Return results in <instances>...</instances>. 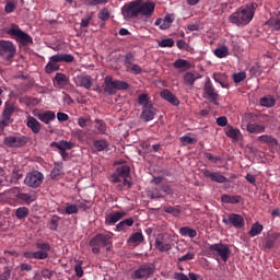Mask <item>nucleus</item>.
<instances>
[{
    "mask_svg": "<svg viewBox=\"0 0 280 280\" xmlns=\"http://www.w3.org/2000/svg\"><path fill=\"white\" fill-rule=\"evenodd\" d=\"M257 8L258 5L256 2L245 4V8H241L230 15V23L237 26L248 25V23L255 19V10H257Z\"/></svg>",
    "mask_w": 280,
    "mask_h": 280,
    "instance_id": "obj_1",
    "label": "nucleus"
},
{
    "mask_svg": "<svg viewBox=\"0 0 280 280\" xmlns=\"http://www.w3.org/2000/svg\"><path fill=\"white\" fill-rule=\"evenodd\" d=\"M109 180L117 185L116 189L118 191H122L124 187L130 189L132 187V183L130 182V166L122 165L110 175Z\"/></svg>",
    "mask_w": 280,
    "mask_h": 280,
    "instance_id": "obj_2",
    "label": "nucleus"
},
{
    "mask_svg": "<svg viewBox=\"0 0 280 280\" xmlns=\"http://www.w3.org/2000/svg\"><path fill=\"white\" fill-rule=\"evenodd\" d=\"M208 255L212 257V259H215L217 261H229V257H231V248H229V245L222 244V243H215V244H209L207 246Z\"/></svg>",
    "mask_w": 280,
    "mask_h": 280,
    "instance_id": "obj_3",
    "label": "nucleus"
},
{
    "mask_svg": "<svg viewBox=\"0 0 280 280\" xmlns=\"http://www.w3.org/2000/svg\"><path fill=\"white\" fill-rule=\"evenodd\" d=\"M4 32L14 40H16V43H21L23 47H27V45H32L34 43L32 36L23 32V30H21V27L14 23L10 24V26L7 27Z\"/></svg>",
    "mask_w": 280,
    "mask_h": 280,
    "instance_id": "obj_4",
    "label": "nucleus"
},
{
    "mask_svg": "<svg viewBox=\"0 0 280 280\" xmlns=\"http://www.w3.org/2000/svg\"><path fill=\"white\" fill-rule=\"evenodd\" d=\"M73 60H75V57H73V55L70 54H57L54 55L51 57H49V61L45 67V72L46 73H54V71H58L60 69V65H58L59 62H73Z\"/></svg>",
    "mask_w": 280,
    "mask_h": 280,
    "instance_id": "obj_5",
    "label": "nucleus"
},
{
    "mask_svg": "<svg viewBox=\"0 0 280 280\" xmlns=\"http://www.w3.org/2000/svg\"><path fill=\"white\" fill-rule=\"evenodd\" d=\"M110 244H113V233H100L90 240V246L94 255H100L101 248L110 246Z\"/></svg>",
    "mask_w": 280,
    "mask_h": 280,
    "instance_id": "obj_6",
    "label": "nucleus"
},
{
    "mask_svg": "<svg viewBox=\"0 0 280 280\" xmlns=\"http://www.w3.org/2000/svg\"><path fill=\"white\" fill-rule=\"evenodd\" d=\"M16 56V47L14 43L5 39L0 40V57L7 62H12Z\"/></svg>",
    "mask_w": 280,
    "mask_h": 280,
    "instance_id": "obj_7",
    "label": "nucleus"
},
{
    "mask_svg": "<svg viewBox=\"0 0 280 280\" xmlns=\"http://www.w3.org/2000/svg\"><path fill=\"white\" fill-rule=\"evenodd\" d=\"M155 270L156 267L154 264H142L131 273V279H150V277L154 275Z\"/></svg>",
    "mask_w": 280,
    "mask_h": 280,
    "instance_id": "obj_8",
    "label": "nucleus"
},
{
    "mask_svg": "<svg viewBox=\"0 0 280 280\" xmlns=\"http://www.w3.org/2000/svg\"><path fill=\"white\" fill-rule=\"evenodd\" d=\"M43 180H45V175L39 171H32L26 174L24 178V185L31 187L32 189H38L40 185H43Z\"/></svg>",
    "mask_w": 280,
    "mask_h": 280,
    "instance_id": "obj_9",
    "label": "nucleus"
},
{
    "mask_svg": "<svg viewBox=\"0 0 280 280\" xmlns=\"http://www.w3.org/2000/svg\"><path fill=\"white\" fill-rule=\"evenodd\" d=\"M203 97L205 100H209L211 104H214L215 106H220V103L218 102L220 94H218V90L213 86V83H211V79H207L205 86H203Z\"/></svg>",
    "mask_w": 280,
    "mask_h": 280,
    "instance_id": "obj_10",
    "label": "nucleus"
},
{
    "mask_svg": "<svg viewBox=\"0 0 280 280\" xmlns=\"http://www.w3.org/2000/svg\"><path fill=\"white\" fill-rule=\"evenodd\" d=\"M222 222L226 226H234V229H244L246 224L244 217L237 213H230L228 218L223 217Z\"/></svg>",
    "mask_w": 280,
    "mask_h": 280,
    "instance_id": "obj_11",
    "label": "nucleus"
},
{
    "mask_svg": "<svg viewBox=\"0 0 280 280\" xmlns=\"http://www.w3.org/2000/svg\"><path fill=\"white\" fill-rule=\"evenodd\" d=\"M165 196H174V188H172L170 184H162L155 187L151 192L152 200L165 198Z\"/></svg>",
    "mask_w": 280,
    "mask_h": 280,
    "instance_id": "obj_12",
    "label": "nucleus"
},
{
    "mask_svg": "<svg viewBox=\"0 0 280 280\" xmlns=\"http://www.w3.org/2000/svg\"><path fill=\"white\" fill-rule=\"evenodd\" d=\"M3 143L8 148H23L27 144V137L21 135L8 136L4 138Z\"/></svg>",
    "mask_w": 280,
    "mask_h": 280,
    "instance_id": "obj_13",
    "label": "nucleus"
},
{
    "mask_svg": "<svg viewBox=\"0 0 280 280\" xmlns=\"http://www.w3.org/2000/svg\"><path fill=\"white\" fill-rule=\"evenodd\" d=\"M121 14L127 20L137 19V16H139V2H138V0L132 1L129 4H125L121 8Z\"/></svg>",
    "mask_w": 280,
    "mask_h": 280,
    "instance_id": "obj_14",
    "label": "nucleus"
},
{
    "mask_svg": "<svg viewBox=\"0 0 280 280\" xmlns=\"http://www.w3.org/2000/svg\"><path fill=\"white\" fill-rule=\"evenodd\" d=\"M155 8L156 4L152 1L138 0V13L141 14V16H152Z\"/></svg>",
    "mask_w": 280,
    "mask_h": 280,
    "instance_id": "obj_15",
    "label": "nucleus"
},
{
    "mask_svg": "<svg viewBox=\"0 0 280 280\" xmlns=\"http://www.w3.org/2000/svg\"><path fill=\"white\" fill-rule=\"evenodd\" d=\"M73 82L77 86H81L82 89H91L93 86V78L89 74H78L73 78Z\"/></svg>",
    "mask_w": 280,
    "mask_h": 280,
    "instance_id": "obj_16",
    "label": "nucleus"
},
{
    "mask_svg": "<svg viewBox=\"0 0 280 280\" xmlns=\"http://www.w3.org/2000/svg\"><path fill=\"white\" fill-rule=\"evenodd\" d=\"M201 174L206 177V178H210V180H212V183H220V184H224L229 182V178H226V176L221 175L220 172H214L212 173L211 171L203 168L201 171Z\"/></svg>",
    "mask_w": 280,
    "mask_h": 280,
    "instance_id": "obj_17",
    "label": "nucleus"
},
{
    "mask_svg": "<svg viewBox=\"0 0 280 280\" xmlns=\"http://www.w3.org/2000/svg\"><path fill=\"white\" fill-rule=\"evenodd\" d=\"M155 248L160 250V253H167L172 250V245L167 242L166 235H160L155 238Z\"/></svg>",
    "mask_w": 280,
    "mask_h": 280,
    "instance_id": "obj_18",
    "label": "nucleus"
},
{
    "mask_svg": "<svg viewBox=\"0 0 280 280\" xmlns=\"http://www.w3.org/2000/svg\"><path fill=\"white\" fill-rule=\"evenodd\" d=\"M154 117H156V108L154 105L142 107V112L140 114V119H142V121H152Z\"/></svg>",
    "mask_w": 280,
    "mask_h": 280,
    "instance_id": "obj_19",
    "label": "nucleus"
},
{
    "mask_svg": "<svg viewBox=\"0 0 280 280\" xmlns=\"http://www.w3.org/2000/svg\"><path fill=\"white\" fill-rule=\"evenodd\" d=\"M26 126L30 128L33 135H38L43 129V125L34 116L26 117Z\"/></svg>",
    "mask_w": 280,
    "mask_h": 280,
    "instance_id": "obj_20",
    "label": "nucleus"
},
{
    "mask_svg": "<svg viewBox=\"0 0 280 280\" xmlns=\"http://www.w3.org/2000/svg\"><path fill=\"white\" fill-rule=\"evenodd\" d=\"M126 215H127L126 212H121V211L109 213L105 218V224L107 226H115V224H117L119 220H122V218H126Z\"/></svg>",
    "mask_w": 280,
    "mask_h": 280,
    "instance_id": "obj_21",
    "label": "nucleus"
},
{
    "mask_svg": "<svg viewBox=\"0 0 280 280\" xmlns=\"http://www.w3.org/2000/svg\"><path fill=\"white\" fill-rule=\"evenodd\" d=\"M103 89L104 93H106L107 95H115V93H117V88L115 84V80H113V77H105Z\"/></svg>",
    "mask_w": 280,
    "mask_h": 280,
    "instance_id": "obj_22",
    "label": "nucleus"
},
{
    "mask_svg": "<svg viewBox=\"0 0 280 280\" xmlns=\"http://www.w3.org/2000/svg\"><path fill=\"white\" fill-rule=\"evenodd\" d=\"M242 129L247 130L250 135H261V132H266V126L259 124L242 125Z\"/></svg>",
    "mask_w": 280,
    "mask_h": 280,
    "instance_id": "obj_23",
    "label": "nucleus"
},
{
    "mask_svg": "<svg viewBox=\"0 0 280 280\" xmlns=\"http://www.w3.org/2000/svg\"><path fill=\"white\" fill-rule=\"evenodd\" d=\"M160 97H162V100H165L166 102L172 104V106H178V104H180V101L178 100V97H176V95H174V93H172V91L167 89H164L160 93Z\"/></svg>",
    "mask_w": 280,
    "mask_h": 280,
    "instance_id": "obj_24",
    "label": "nucleus"
},
{
    "mask_svg": "<svg viewBox=\"0 0 280 280\" xmlns=\"http://www.w3.org/2000/svg\"><path fill=\"white\" fill-rule=\"evenodd\" d=\"M200 73L194 71V72H186L184 74V82L186 86H189L190 89H194V84H196V80H200Z\"/></svg>",
    "mask_w": 280,
    "mask_h": 280,
    "instance_id": "obj_25",
    "label": "nucleus"
},
{
    "mask_svg": "<svg viewBox=\"0 0 280 280\" xmlns=\"http://www.w3.org/2000/svg\"><path fill=\"white\" fill-rule=\"evenodd\" d=\"M173 23H174V15H166L164 19H158L155 21V25H158L160 30H170Z\"/></svg>",
    "mask_w": 280,
    "mask_h": 280,
    "instance_id": "obj_26",
    "label": "nucleus"
},
{
    "mask_svg": "<svg viewBox=\"0 0 280 280\" xmlns=\"http://www.w3.org/2000/svg\"><path fill=\"white\" fill-rule=\"evenodd\" d=\"M221 202H223L224 205H240V202H242V196L240 195H222L221 196Z\"/></svg>",
    "mask_w": 280,
    "mask_h": 280,
    "instance_id": "obj_27",
    "label": "nucleus"
},
{
    "mask_svg": "<svg viewBox=\"0 0 280 280\" xmlns=\"http://www.w3.org/2000/svg\"><path fill=\"white\" fill-rule=\"evenodd\" d=\"M37 119H39V121H43V124H51V121L56 119V113L51 110L39 113L37 114Z\"/></svg>",
    "mask_w": 280,
    "mask_h": 280,
    "instance_id": "obj_28",
    "label": "nucleus"
},
{
    "mask_svg": "<svg viewBox=\"0 0 280 280\" xmlns=\"http://www.w3.org/2000/svg\"><path fill=\"white\" fill-rule=\"evenodd\" d=\"M225 135L234 141H240V137H242V131H240V129L233 128V126H228L225 128Z\"/></svg>",
    "mask_w": 280,
    "mask_h": 280,
    "instance_id": "obj_29",
    "label": "nucleus"
},
{
    "mask_svg": "<svg viewBox=\"0 0 280 280\" xmlns=\"http://www.w3.org/2000/svg\"><path fill=\"white\" fill-rule=\"evenodd\" d=\"M108 141L106 139H96L93 141V148L96 152H104L108 150Z\"/></svg>",
    "mask_w": 280,
    "mask_h": 280,
    "instance_id": "obj_30",
    "label": "nucleus"
},
{
    "mask_svg": "<svg viewBox=\"0 0 280 280\" xmlns=\"http://www.w3.org/2000/svg\"><path fill=\"white\" fill-rule=\"evenodd\" d=\"M258 141H260V143H267L268 145H271V148H277V145H279V141L272 136L268 135L259 136Z\"/></svg>",
    "mask_w": 280,
    "mask_h": 280,
    "instance_id": "obj_31",
    "label": "nucleus"
},
{
    "mask_svg": "<svg viewBox=\"0 0 280 280\" xmlns=\"http://www.w3.org/2000/svg\"><path fill=\"white\" fill-rule=\"evenodd\" d=\"M259 104L265 108H272V106L277 104V100H275V96L272 95H267L260 98Z\"/></svg>",
    "mask_w": 280,
    "mask_h": 280,
    "instance_id": "obj_32",
    "label": "nucleus"
},
{
    "mask_svg": "<svg viewBox=\"0 0 280 280\" xmlns=\"http://www.w3.org/2000/svg\"><path fill=\"white\" fill-rule=\"evenodd\" d=\"M174 69H180L182 71H188L191 69V63L185 59H177L173 63Z\"/></svg>",
    "mask_w": 280,
    "mask_h": 280,
    "instance_id": "obj_33",
    "label": "nucleus"
},
{
    "mask_svg": "<svg viewBox=\"0 0 280 280\" xmlns=\"http://www.w3.org/2000/svg\"><path fill=\"white\" fill-rule=\"evenodd\" d=\"M55 81L57 83V85L59 86V89H65V86H67V84H69V79L67 78V74L58 72L55 75Z\"/></svg>",
    "mask_w": 280,
    "mask_h": 280,
    "instance_id": "obj_34",
    "label": "nucleus"
},
{
    "mask_svg": "<svg viewBox=\"0 0 280 280\" xmlns=\"http://www.w3.org/2000/svg\"><path fill=\"white\" fill-rule=\"evenodd\" d=\"M132 224H135V219L132 218L125 219L116 225V231L121 233V231H126V229H128L129 226H132Z\"/></svg>",
    "mask_w": 280,
    "mask_h": 280,
    "instance_id": "obj_35",
    "label": "nucleus"
},
{
    "mask_svg": "<svg viewBox=\"0 0 280 280\" xmlns=\"http://www.w3.org/2000/svg\"><path fill=\"white\" fill-rule=\"evenodd\" d=\"M143 240H144L143 233L136 232L129 237L128 242H129V244H132L133 246H139V244H141L143 242Z\"/></svg>",
    "mask_w": 280,
    "mask_h": 280,
    "instance_id": "obj_36",
    "label": "nucleus"
},
{
    "mask_svg": "<svg viewBox=\"0 0 280 280\" xmlns=\"http://www.w3.org/2000/svg\"><path fill=\"white\" fill-rule=\"evenodd\" d=\"M264 231V225L259 222H255L252 224V228L249 230V236L250 237H257V235H261V232Z\"/></svg>",
    "mask_w": 280,
    "mask_h": 280,
    "instance_id": "obj_37",
    "label": "nucleus"
},
{
    "mask_svg": "<svg viewBox=\"0 0 280 280\" xmlns=\"http://www.w3.org/2000/svg\"><path fill=\"white\" fill-rule=\"evenodd\" d=\"M180 235H183V237H190L191 240H194V237H196V235H198V232L189 226H184L179 230Z\"/></svg>",
    "mask_w": 280,
    "mask_h": 280,
    "instance_id": "obj_38",
    "label": "nucleus"
},
{
    "mask_svg": "<svg viewBox=\"0 0 280 280\" xmlns=\"http://www.w3.org/2000/svg\"><path fill=\"white\" fill-rule=\"evenodd\" d=\"M19 200H23L26 205H32L36 200V195H31V194H25V192H20L18 195Z\"/></svg>",
    "mask_w": 280,
    "mask_h": 280,
    "instance_id": "obj_39",
    "label": "nucleus"
},
{
    "mask_svg": "<svg viewBox=\"0 0 280 280\" xmlns=\"http://www.w3.org/2000/svg\"><path fill=\"white\" fill-rule=\"evenodd\" d=\"M30 215V209L27 207H20L15 210V218L18 220H25Z\"/></svg>",
    "mask_w": 280,
    "mask_h": 280,
    "instance_id": "obj_40",
    "label": "nucleus"
},
{
    "mask_svg": "<svg viewBox=\"0 0 280 280\" xmlns=\"http://www.w3.org/2000/svg\"><path fill=\"white\" fill-rule=\"evenodd\" d=\"M15 110H16V106H14V104L5 103L2 115H3V117L12 118V115H14Z\"/></svg>",
    "mask_w": 280,
    "mask_h": 280,
    "instance_id": "obj_41",
    "label": "nucleus"
},
{
    "mask_svg": "<svg viewBox=\"0 0 280 280\" xmlns=\"http://www.w3.org/2000/svg\"><path fill=\"white\" fill-rule=\"evenodd\" d=\"M77 208L81 209L82 211H89V209H91V207H93V202L89 201V200H77L75 201Z\"/></svg>",
    "mask_w": 280,
    "mask_h": 280,
    "instance_id": "obj_42",
    "label": "nucleus"
},
{
    "mask_svg": "<svg viewBox=\"0 0 280 280\" xmlns=\"http://www.w3.org/2000/svg\"><path fill=\"white\" fill-rule=\"evenodd\" d=\"M138 104L139 106H142V108H145V106H152V103H150V96L148 94H140L138 96Z\"/></svg>",
    "mask_w": 280,
    "mask_h": 280,
    "instance_id": "obj_43",
    "label": "nucleus"
},
{
    "mask_svg": "<svg viewBox=\"0 0 280 280\" xmlns=\"http://www.w3.org/2000/svg\"><path fill=\"white\" fill-rule=\"evenodd\" d=\"M214 56H217V58H226V56H229V47L220 46L219 48H215Z\"/></svg>",
    "mask_w": 280,
    "mask_h": 280,
    "instance_id": "obj_44",
    "label": "nucleus"
},
{
    "mask_svg": "<svg viewBox=\"0 0 280 280\" xmlns=\"http://www.w3.org/2000/svg\"><path fill=\"white\" fill-rule=\"evenodd\" d=\"M163 211H165V213H171V215H174V218H178V215H180V209L179 207H172V206H166L163 208Z\"/></svg>",
    "mask_w": 280,
    "mask_h": 280,
    "instance_id": "obj_45",
    "label": "nucleus"
},
{
    "mask_svg": "<svg viewBox=\"0 0 280 280\" xmlns=\"http://www.w3.org/2000/svg\"><path fill=\"white\" fill-rule=\"evenodd\" d=\"M21 178H23V173L21 172V170L16 168V167L13 168L12 176H11V183L16 185V183H19V180H21Z\"/></svg>",
    "mask_w": 280,
    "mask_h": 280,
    "instance_id": "obj_46",
    "label": "nucleus"
},
{
    "mask_svg": "<svg viewBox=\"0 0 280 280\" xmlns=\"http://www.w3.org/2000/svg\"><path fill=\"white\" fill-rule=\"evenodd\" d=\"M94 14H95V13H93V12L86 13L85 18H83V19L81 20L80 26H81V27H89V25H91V21H93Z\"/></svg>",
    "mask_w": 280,
    "mask_h": 280,
    "instance_id": "obj_47",
    "label": "nucleus"
},
{
    "mask_svg": "<svg viewBox=\"0 0 280 280\" xmlns=\"http://www.w3.org/2000/svg\"><path fill=\"white\" fill-rule=\"evenodd\" d=\"M126 69L127 71H129V73H133L135 75H139V73L143 71V69H141V66L137 63H131L130 66H127Z\"/></svg>",
    "mask_w": 280,
    "mask_h": 280,
    "instance_id": "obj_48",
    "label": "nucleus"
},
{
    "mask_svg": "<svg viewBox=\"0 0 280 280\" xmlns=\"http://www.w3.org/2000/svg\"><path fill=\"white\" fill-rule=\"evenodd\" d=\"M65 213L67 215H73L75 213H78V205H72V203H66V209H65Z\"/></svg>",
    "mask_w": 280,
    "mask_h": 280,
    "instance_id": "obj_49",
    "label": "nucleus"
},
{
    "mask_svg": "<svg viewBox=\"0 0 280 280\" xmlns=\"http://www.w3.org/2000/svg\"><path fill=\"white\" fill-rule=\"evenodd\" d=\"M116 84V91H128L130 89V84L126 81H119V80H114Z\"/></svg>",
    "mask_w": 280,
    "mask_h": 280,
    "instance_id": "obj_50",
    "label": "nucleus"
},
{
    "mask_svg": "<svg viewBox=\"0 0 280 280\" xmlns=\"http://www.w3.org/2000/svg\"><path fill=\"white\" fill-rule=\"evenodd\" d=\"M214 82H218L219 84H221L222 89H226V86H229L225 82H224V74L222 73H214L212 75Z\"/></svg>",
    "mask_w": 280,
    "mask_h": 280,
    "instance_id": "obj_51",
    "label": "nucleus"
},
{
    "mask_svg": "<svg viewBox=\"0 0 280 280\" xmlns=\"http://www.w3.org/2000/svg\"><path fill=\"white\" fill-rule=\"evenodd\" d=\"M95 124V128L98 130V133L106 135V122H104V120L96 119Z\"/></svg>",
    "mask_w": 280,
    "mask_h": 280,
    "instance_id": "obj_52",
    "label": "nucleus"
},
{
    "mask_svg": "<svg viewBox=\"0 0 280 280\" xmlns=\"http://www.w3.org/2000/svg\"><path fill=\"white\" fill-rule=\"evenodd\" d=\"M108 0H84V5L95 7V5H106Z\"/></svg>",
    "mask_w": 280,
    "mask_h": 280,
    "instance_id": "obj_53",
    "label": "nucleus"
},
{
    "mask_svg": "<svg viewBox=\"0 0 280 280\" xmlns=\"http://www.w3.org/2000/svg\"><path fill=\"white\" fill-rule=\"evenodd\" d=\"M130 65H135V52L129 51L125 56V67H130Z\"/></svg>",
    "mask_w": 280,
    "mask_h": 280,
    "instance_id": "obj_54",
    "label": "nucleus"
},
{
    "mask_svg": "<svg viewBox=\"0 0 280 280\" xmlns=\"http://www.w3.org/2000/svg\"><path fill=\"white\" fill-rule=\"evenodd\" d=\"M59 144H60L59 152L60 151L72 150V148H73V143L69 142V141H66V140L59 141Z\"/></svg>",
    "mask_w": 280,
    "mask_h": 280,
    "instance_id": "obj_55",
    "label": "nucleus"
},
{
    "mask_svg": "<svg viewBox=\"0 0 280 280\" xmlns=\"http://www.w3.org/2000/svg\"><path fill=\"white\" fill-rule=\"evenodd\" d=\"M98 19L101 21H108L110 19V11L108 9L104 8L98 12Z\"/></svg>",
    "mask_w": 280,
    "mask_h": 280,
    "instance_id": "obj_56",
    "label": "nucleus"
},
{
    "mask_svg": "<svg viewBox=\"0 0 280 280\" xmlns=\"http://www.w3.org/2000/svg\"><path fill=\"white\" fill-rule=\"evenodd\" d=\"M233 80L236 84L246 80V72H238L233 74Z\"/></svg>",
    "mask_w": 280,
    "mask_h": 280,
    "instance_id": "obj_57",
    "label": "nucleus"
},
{
    "mask_svg": "<svg viewBox=\"0 0 280 280\" xmlns=\"http://www.w3.org/2000/svg\"><path fill=\"white\" fill-rule=\"evenodd\" d=\"M14 10H16V3L9 1L7 2L5 7H4V12L7 14H12V12H14Z\"/></svg>",
    "mask_w": 280,
    "mask_h": 280,
    "instance_id": "obj_58",
    "label": "nucleus"
},
{
    "mask_svg": "<svg viewBox=\"0 0 280 280\" xmlns=\"http://www.w3.org/2000/svg\"><path fill=\"white\" fill-rule=\"evenodd\" d=\"M33 256L34 259H47V257H49V253L39 249L37 252H34Z\"/></svg>",
    "mask_w": 280,
    "mask_h": 280,
    "instance_id": "obj_59",
    "label": "nucleus"
},
{
    "mask_svg": "<svg viewBox=\"0 0 280 280\" xmlns=\"http://www.w3.org/2000/svg\"><path fill=\"white\" fill-rule=\"evenodd\" d=\"M36 248L44 253H49V250H51V245H49L48 243H37Z\"/></svg>",
    "mask_w": 280,
    "mask_h": 280,
    "instance_id": "obj_60",
    "label": "nucleus"
},
{
    "mask_svg": "<svg viewBox=\"0 0 280 280\" xmlns=\"http://www.w3.org/2000/svg\"><path fill=\"white\" fill-rule=\"evenodd\" d=\"M58 176H62V168L54 167L51 173H50V178L52 180H56V178H58Z\"/></svg>",
    "mask_w": 280,
    "mask_h": 280,
    "instance_id": "obj_61",
    "label": "nucleus"
},
{
    "mask_svg": "<svg viewBox=\"0 0 280 280\" xmlns=\"http://www.w3.org/2000/svg\"><path fill=\"white\" fill-rule=\"evenodd\" d=\"M180 141H182L183 145H192V143H195L196 139H194L189 136H183L180 138Z\"/></svg>",
    "mask_w": 280,
    "mask_h": 280,
    "instance_id": "obj_62",
    "label": "nucleus"
},
{
    "mask_svg": "<svg viewBox=\"0 0 280 280\" xmlns=\"http://www.w3.org/2000/svg\"><path fill=\"white\" fill-rule=\"evenodd\" d=\"M173 45L174 40L172 38H166L159 42V47H172Z\"/></svg>",
    "mask_w": 280,
    "mask_h": 280,
    "instance_id": "obj_63",
    "label": "nucleus"
},
{
    "mask_svg": "<svg viewBox=\"0 0 280 280\" xmlns=\"http://www.w3.org/2000/svg\"><path fill=\"white\" fill-rule=\"evenodd\" d=\"M10 124H12V118L2 115V119L0 120V128H7V126Z\"/></svg>",
    "mask_w": 280,
    "mask_h": 280,
    "instance_id": "obj_64",
    "label": "nucleus"
}]
</instances>
